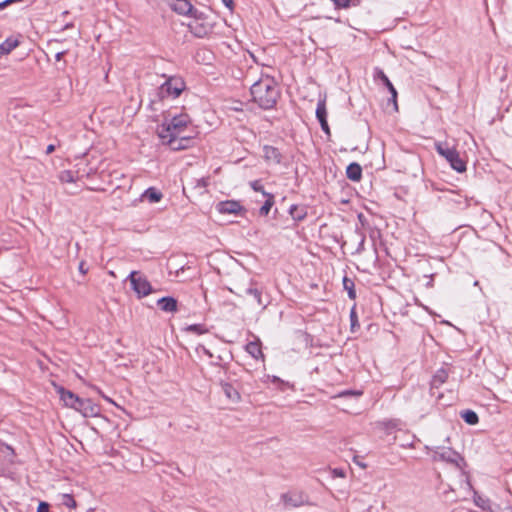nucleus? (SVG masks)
<instances>
[{
  "label": "nucleus",
  "mask_w": 512,
  "mask_h": 512,
  "mask_svg": "<svg viewBox=\"0 0 512 512\" xmlns=\"http://www.w3.org/2000/svg\"><path fill=\"white\" fill-rule=\"evenodd\" d=\"M448 378V372L445 369H439L432 378L431 388H438L440 385L446 382Z\"/></svg>",
  "instance_id": "a211bd4d"
},
{
  "label": "nucleus",
  "mask_w": 512,
  "mask_h": 512,
  "mask_svg": "<svg viewBox=\"0 0 512 512\" xmlns=\"http://www.w3.org/2000/svg\"><path fill=\"white\" fill-rule=\"evenodd\" d=\"M55 150V146L50 144L47 146L46 153L51 154Z\"/></svg>",
  "instance_id": "ea45409f"
},
{
  "label": "nucleus",
  "mask_w": 512,
  "mask_h": 512,
  "mask_svg": "<svg viewBox=\"0 0 512 512\" xmlns=\"http://www.w3.org/2000/svg\"><path fill=\"white\" fill-rule=\"evenodd\" d=\"M321 125V128L322 130L326 133V134H330V129H329V125H328V122L327 121H323L320 123Z\"/></svg>",
  "instance_id": "c9c22d12"
},
{
  "label": "nucleus",
  "mask_w": 512,
  "mask_h": 512,
  "mask_svg": "<svg viewBox=\"0 0 512 512\" xmlns=\"http://www.w3.org/2000/svg\"><path fill=\"white\" fill-rule=\"evenodd\" d=\"M58 394L66 407L75 409L77 403H79L80 397H78L73 392L64 389L63 387L58 388Z\"/></svg>",
  "instance_id": "ddd939ff"
},
{
  "label": "nucleus",
  "mask_w": 512,
  "mask_h": 512,
  "mask_svg": "<svg viewBox=\"0 0 512 512\" xmlns=\"http://www.w3.org/2000/svg\"><path fill=\"white\" fill-rule=\"evenodd\" d=\"M84 267V263H80L79 265V270L82 272V273H85L86 271L83 269Z\"/></svg>",
  "instance_id": "a19ab883"
},
{
  "label": "nucleus",
  "mask_w": 512,
  "mask_h": 512,
  "mask_svg": "<svg viewBox=\"0 0 512 512\" xmlns=\"http://www.w3.org/2000/svg\"><path fill=\"white\" fill-rule=\"evenodd\" d=\"M223 4L229 8L230 10H232L233 8V0H222Z\"/></svg>",
  "instance_id": "4c0bfd02"
},
{
  "label": "nucleus",
  "mask_w": 512,
  "mask_h": 512,
  "mask_svg": "<svg viewBox=\"0 0 512 512\" xmlns=\"http://www.w3.org/2000/svg\"><path fill=\"white\" fill-rule=\"evenodd\" d=\"M337 8H348L350 0H331Z\"/></svg>",
  "instance_id": "7c9ffc66"
},
{
  "label": "nucleus",
  "mask_w": 512,
  "mask_h": 512,
  "mask_svg": "<svg viewBox=\"0 0 512 512\" xmlns=\"http://www.w3.org/2000/svg\"><path fill=\"white\" fill-rule=\"evenodd\" d=\"M185 89V83L181 78L171 77L159 88V95L161 98L178 97Z\"/></svg>",
  "instance_id": "0eeeda50"
},
{
  "label": "nucleus",
  "mask_w": 512,
  "mask_h": 512,
  "mask_svg": "<svg viewBox=\"0 0 512 512\" xmlns=\"http://www.w3.org/2000/svg\"><path fill=\"white\" fill-rule=\"evenodd\" d=\"M167 4L171 10L179 15L193 16L198 10L188 0H167Z\"/></svg>",
  "instance_id": "1a4fd4ad"
},
{
  "label": "nucleus",
  "mask_w": 512,
  "mask_h": 512,
  "mask_svg": "<svg viewBox=\"0 0 512 512\" xmlns=\"http://www.w3.org/2000/svg\"><path fill=\"white\" fill-rule=\"evenodd\" d=\"M362 392L360 391H345L341 393L339 396H346V395H354V396H360Z\"/></svg>",
  "instance_id": "f704fd0d"
},
{
  "label": "nucleus",
  "mask_w": 512,
  "mask_h": 512,
  "mask_svg": "<svg viewBox=\"0 0 512 512\" xmlns=\"http://www.w3.org/2000/svg\"><path fill=\"white\" fill-rule=\"evenodd\" d=\"M217 211L222 214H240L245 209L238 201L227 200L217 204Z\"/></svg>",
  "instance_id": "f8f14e48"
},
{
  "label": "nucleus",
  "mask_w": 512,
  "mask_h": 512,
  "mask_svg": "<svg viewBox=\"0 0 512 512\" xmlns=\"http://www.w3.org/2000/svg\"><path fill=\"white\" fill-rule=\"evenodd\" d=\"M250 187H251L255 192H260L263 196H264V193H267V192L264 190V187H263V185L261 184V182H260L259 180H255V181L250 182Z\"/></svg>",
  "instance_id": "c85d7f7f"
},
{
  "label": "nucleus",
  "mask_w": 512,
  "mask_h": 512,
  "mask_svg": "<svg viewBox=\"0 0 512 512\" xmlns=\"http://www.w3.org/2000/svg\"><path fill=\"white\" fill-rule=\"evenodd\" d=\"M289 214L291 215L293 220L301 221L306 217L307 211L306 208L303 206L292 205L289 209Z\"/></svg>",
  "instance_id": "6ab92c4d"
},
{
  "label": "nucleus",
  "mask_w": 512,
  "mask_h": 512,
  "mask_svg": "<svg viewBox=\"0 0 512 512\" xmlns=\"http://www.w3.org/2000/svg\"><path fill=\"white\" fill-rule=\"evenodd\" d=\"M426 449L432 454L434 461H445L456 466H459V462L462 461L460 455L451 448L438 446L430 448L427 446Z\"/></svg>",
  "instance_id": "423d86ee"
},
{
  "label": "nucleus",
  "mask_w": 512,
  "mask_h": 512,
  "mask_svg": "<svg viewBox=\"0 0 512 512\" xmlns=\"http://www.w3.org/2000/svg\"><path fill=\"white\" fill-rule=\"evenodd\" d=\"M461 417L467 424L475 425L478 423V415L472 410H465L461 413Z\"/></svg>",
  "instance_id": "393cba45"
},
{
  "label": "nucleus",
  "mask_w": 512,
  "mask_h": 512,
  "mask_svg": "<svg viewBox=\"0 0 512 512\" xmlns=\"http://www.w3.org/2000/svg\"><path fill=\"white\" fill-rule=\"evenodd\" d=\"M343 285H344L345 290H347V292H348L349 298L354 299L356 297V294L354 291V282L351 279L344 277Z\"/></svg>",
  "instance_id": "a878e982"
},
{
  "label": "nucleus",
  "mask_w": 512,
  "mask_h": 512,
  "mask_svg": "<svg viewBox=\"0 0 512 512\" xmlns=\"http://www.w3.org/2000/svg\"><path fill=\"white\" fill-rule=\"evenodd\" d=\"M350 319H351V327L353 330L354 327L358 325L357 315H356V312L354 309L351 310Z\"/></svg>",
  "instance_id": "473e14b6"
},
{
  "label": "nucleus",
  "mask_w": 512,
  "mask_h": 512,
  "mask_svg": "<svg viewBox=\"0 0 512 512\" xmlns=\"http://www.w3.org/2000/svg\"><path fill=\"white\" fill-rule=\"evenodd\" d=\"M74 410L81 413L84 417H94L99 413L98 407L91 400L82 398H79V403H77Z\"/></svg>",
  "instance_id": "9b49d317"
},
{
  "label": "nucleus",
  "mask_w": 512,
  "mask_h": 512,
  "mask_svg": "<svg viewBox=\"0 0 512 512\" xmlns=\"http://www.w3.org/2000/svg\"><path fill=\"white\" fill-rule=\"evenodd\" d=\"M347 178L352 181H359L362 177V168L358 163H351L346 169Z\"/></svg>",
  "instance_id": "dca6fc26"
},
{
  "label": "nucleus",
  "mask_w": 512,
  "mask_h": 512,
  "mask_svg": "<svg viewBox=\"0 0 512 512\" xmlns=\"http://www.w3.org/2000/svg\"><path fill=\"white\" fill-rule=\"evenodd\" d=\"M157 305L164 312L174 313L178 309L177 300L173 297H162L157 301Z\"/></svg>",
  "instance_id": "4468645a"
},
{
  "label": "nucleus",
  "mask_w": 512,
  "mask_h": 512,
  "mask_svg": "<svg viewBox=\"0 0 512 512\" xmlns=\"http://www.w3.org/2000/svg\"><path fill=\"white\" fill-rule=\"evenodd\" d=\"M229 290L239 297L251 296L255 301L256 308L261 311L265 310L269 304V302L265 301L263 298L262 289H260L257 286V283L245 273L236 275L232 282V287H230Z\"/></svg>",
  "instance_id": "7ed1b4c3"
},
{
  "label": "nucleus",
  "mask_w": 512,
  "mask_h": 512,
  "mask_svg": "<svg viewBox=\"0 0 512 512\" xmlns=\"http://www.w3.org/2000/svg\"><path fill=\"white\" fill-rule=\"evenodd\" d=\"M374 78L376 80L382 81V83L386 86V90H389V92L391 93V99L389 101L393 103L394 109L395 111H397V91L393 84L391 83V81L389 80V78L387 77V75L383 72V70L376 68L374 72Z\"/></svg>",
  "instance_id": "9d476101"
},
{
  "label": "nucleus",
  "mask_w": 512,
  "mask_h": 512,
  "mask_svg": "<svg viewBox=\"0 0 512 512\" xmlns=\"http://www.w3.org/2000/svg\"><path fill=\"white\" fill-rule=\"evenodd\" d=\"M197 350H201L205 355H207L208 357H212V353L203 345H200Z\"/></svg>",
  "instance_id": "e433bc0d"
},
{
  "label": "nucleus",
  "mask_w": 512,
  "mask_h": 512,
  "mask_svg": "<svg viewBox=\"0 0 512 512\" xmlns=\"http://www.w3.org/2000/svg\"><path fill=\"white\" fill-rule=\"evenodd\" d=\"M332 475L333 477H338V478H345L346 477V473L343 469L341 468H335L332 470Z\"/></svg>",
  "instance_id": "2f4dec72"
},
{
  "label": "nucleus",
  "mask_w": 512,
  "mask_h": 512,
  "mask_svg": "<svg viewBox=\"0 0 512 512\" xmlns=\"http://www.w3.org/2000/svg\"><path fill=\"white\" fill-rule=\"evenodd\" d=\"M251 96L261 108H273L279 97V91L275 80L266 75L254 82L250 88Z\"/></svg>",
  "instance_id": "f257e3e1"
},
{
  "label": "nucleus",
  "mask_w": 512,
  "mask_h": 512,
  "mask_svg": "<svg viewBox=\"0 0 512 512\" xmlns=\"http://www.w3.org/2000/svg\"><path fill=\"white\" fill-rule=\"evenodd\" d=\"M64 54H65V51L57 52V53L55 54V59H56L57 61H60V60L63 58Z\"/></svg>",
  "instance_id": "58836bf2"
},
{
  "label": "nucleus",
  "mask_w": 512,
  "mask_h": 512,
  "mask_svg": "<svg viewBox=\"0 0 512 512\" xmlns=\"http://www.w3.org/2000/svg\"><path fill=\"white\" fill-rule=\"evenodd\" d=\"M264 197L266 198L264 205L260 208L259 213L262 216H266L269 214L272 206L274 205V195L271 193H264Z\"/></svg>",
  "instance_id": "4be33fe9"
},
{
  "label": "nucleus",
  "mask_w": 512,
  "mask_h": 512,
  "mask_svg": "<svg viewBox=\"0 0 512 512\" xmlns=\"http://www.w3.org/2000/svg\"><path fill=\"white\" fill-rule=\"evenodd\" d=\"M37 512H49V505L45 502H41L38 506Z\"/></svg>",
  "instance_id": "72a5a7b5"
},
{
  "label": "nucleus",
  "mask_w": 512,
  "mask_h": 512,
  "mask_svg": "<svg viewBox=\"0 0 512 512\" xmlns=\"http://www.w3.org/2000/svg\"><path fill=\"white\" fill-rule=\"evenodd\" d=\"M435 149L455 171L459 173L466 171V163L461 159L458 151L454 147H450L447 142L435 143Z\"/></svg>",
  "instance_id": "20e7f679"
},
{
  "label": "nucleus",
  "mask_w": 512,
  "mask_h": 512,
  "mask_svg": "<svg viewBox=\"0 0 512 512\" xmlns=\"http://www.w3.org/2000/svg\"><path fill=\"white\" fill-rule=\"evenodd\" d=\"M503 512H512V507H507L503 510Z\"/></svg>",
  "instance_id": "79ce46f5"
},
{
  "label": "nucleus",
  "mask_w": 512,
  "mask_h": 512,
  "mask_svg": "<svg viewBox=\"0 0 512 512\" xmlns=\"http://www.w3.org/2000/svg\"><path fill=\"white\" fill-rule=\"evenodd\" d=\"M189 123L190 118L187 114H180L171 118H166L158 127L157 134L162 142L170 145L172 149H181L183 147L180 144H177V138L180 137Z\"/></svg>",
  "instance_id": "f03ea898"
},
{
  "label": "nucleus",
  "mask_w": 512,
  "mask_h": 512,
  "mask_svg": "<svg viewBox=\"0 0 512 512\" xmlns=\"http://www.w3.org/2000/svg\"><path fill=\"white\" fill-rule=\"evenodd\" d=\"M186 330L195 334H203L207 332V329L201 324L190 325Z\"/></svg>",
  "instance_id": "cd10ccee"
},
{
  "label": "nucleus",
  "mask_w": 512,
  "mask_h": 512,
  "mask_svg": "<svg viewBox=\"0 0 512 512\" xmlns=\"http://www.w3.org/2000/svg\"><path fill=\"white\" fill-rule=\"evenodd\" d=\"M246 351L255 359L263 356L261 347L257 342H250L246 345Z\"/></svg>",
  "instance_id": "b1692460"
},
{
  "label": "nucleus",
  "mask_w": 512,
  "mask_h": 512,
  "mask_svg": "<svg viewBox=\"0 0 512 512\" xmlns=\"http://www.w3.org/2000/svg\"><path fill=\"white\" fill-rule=\"evenodd\" d=\"M263 153L266 161L275 164H279L281 162V154L277 148L272 146H264Z\"/></svg>",
  "instance_id": "2eb2a0df"
},
{
  "label": "nucleus",
  "mask_w": 512,
  "mask_h": 512,
  "mask_svg": "<svg viewBox=\"0 0 512 512\" xmlns=\"http://www.w3.org/2000/svg\"><path fill=\"white\" fill-rule=\"evenodd\" d=\"M192 18L193 20L188 24V28L196 37L203 38L211 32L212 26L205 22L202 12L197 11Z\"/></svg>",
  "instance_id": "6e6552de"
},
{
  "label": "nucleus",
  "mask_w": 512,
  "mask_h": 512,
  "mask_svg": "<svg viewBox=\"0 0 512 512\" xmlns=\"http://www.w3.org/2000/svg\"><path fill=\"white\" fill-rule=\"evenodd\" d=\"M316 117L320 123L323 121H327V109L325 99H320L318 101L316 108Z\"/></svg>",
  "instance_id": "5701e85b"
},
{
  "label": "nucleus",
  "mask_w": 512,
  "mask_h": 512,
  "mask_svg": "<svg viewBox=\"0 0 512 512\" xmlns=\"http://www.w3.org/2000/svg\"><path fill=\"white\" fill-rule=\"evenodd\" d=\"M223 391L228 399H230L233 402H239L240 401V394L239 392L228 383H225L223 385Z\"/></svg>",
  "instance_id": "412c9836"
},
{
  "label": "nucleus",
  "mask_w": 512,
  "mask_h": 512,
  "mask_svg": "<svg viewBox=\"0 0 512 512\" xmlns=\"http://www.w3.org/2000/svg\"><path fill=\"white\" fill-rule=\"evenodd\" d=\"M162 198V193L155 188H148L143 194L142 199L148 200L150 203L159 202Z\"/></svg>",
  "instance_id": "aec40b11"
},
{
  "label": "nucleus",
  "mask_w": 512,
  "mask_h": 512,
  "mask_svg": "<svg viewBox=\"0 0 512 512\" xmlns=\"http://www.w3.org/2000/svg\"><path fill=\"white\" fill-rule=\"evenodd\" d=\"M19 45V41L13 37L7 38L0 44V55H7Z\"/></svg>",
  "instance_id": "f3484780"
},
{
  "label": "nucleus",
  "mask_w": 512,
  "mask_h": 512,
  "mask_svg": "<svg viewBox=\"0 0 512 512\" xmlns=\"http://www.w3.org/2000/svg\"><path fill=\"white\" fill-rule=\"evenodd\" d=\"M62 498H63L62 503L64 505H66L67 507H71V508H75L76 507V502H75V500L73 499V497L71 495L63 494Z\"/></svg>",
  "instance_id": "c756f323"
},
{
  "label": "nucleus",
  "mask_w": 512,
  "mask_h": 512,
  "mask_svg": "<svg viewBox=\"0 0 512 512\" xmlns=\"http://www.w3.org/2000/svg\"><path fill=\"white\" fill-rule=\"evenodd\" d=\"M59 180L62 182V183H74L75 182V178H74V175L71 171L69 170H64L62 171L60 174H59Z\"/></svg>",
  "instance_id": "bb28decb"
},
{
  "label": "nucleus",
  "mask_w": 512,
  "mask_h": 512,
  "mask_svg": "<svg viewBox=\"0 0 512 512\" xmlns=\"http://www.w3.org/2000/svg\"><path fill=\"white\" fill-rule=\"evenodd\" d=\"M354 461H355V463H357L358 465H360L362 468H365V467H366V465H365V464H362V462H357L356 460H354Z\"/></svg>",
  "instance_id": "37998d69"
},
{
  "label": "nucleus",
  "mask_w": 512,
  "mask_h": 512,
  "mask_svg": "<svg viewBox=\"0 0 512 512\" xmlns=\"http://www.w3.org/2000/svg\"><path fill=\"white\" fill-rule=\"evenodd\" d=\"M132 286V289L139 298L145 297L152 292V287L147 278L138 271H132L127 278Z\"/></svg>",
  "instance_id": "39448f33"
}]
</instances>
